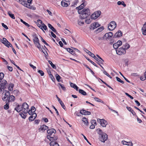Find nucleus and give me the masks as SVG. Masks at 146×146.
I'll list each match as a JSON object with an SVG mask.
<instances>
[{
  "instance_id": "obj_47",
  "label": "nucleus",
  "mask_w": 146,
  "mask_h": 146,
  "mask_svg": "<svg viewBox=\"0 0 146 146\" xmlns=\"http://www.w3.org/2000/svg\"><path fill=\"white\" fill-rule=\"evenodd\" d=\"M86 59L88 60L92 64L94 65L96 67H98L96 65V64L94 63V62H93L91 60H90L89 58H86Z\"/></svg>"
},
{
  "instance_id": "obj_6",
  "label": "nucleus",
  "mask_w": 146,
  "mask_h": 146,
  "mask_svg": "<svg viewBox=\"0 0 146 146\" xmlns=\"http://www.w3.org/2000/svg\"><path fill=\"white\" fill-rule=\"evenodd\" d=\"M100 11H96L94 12L91 16V18L92 19H95L99 17L101 14Z\"/></svg>"
},
{
  "instance_id": "obj_2",
  "label": "nucleus",
  "mask_w": 146,
  "mask_h": 146,
  "mask_svg": "<svg viewBox=\"0 0 146 146\" xmlns=\"http://www.w3.org/2000/svg\"><path fill=\"white\" fill-rule=\"evenodd\" d=\"M2 94L4 95V97H2V99L3 101H8V100L9 96L10 95V93L9 91L8 90H5L3 92Z\"/></svg>"
},
{
  "instance_id": "obj_4",
  "label": "nucleus",
  "mask_w": 146,
  "mask_h": 146,
  "mask_svg": "<svg viewBox=\"0 0 146 146\" xmlns=\"http://www.w3.org/2000/svg\"><path fill=\"white\" fill-rule=\"evenodd\" d=\"M21 106L23 109L22 111L23 113L25 114L27 113L29 107L28 105L26 103L24 102Z\"/></svg>"
},
{
  "instance_id": "obj_18",
  "label": "nucleus",
  "mask_w": 146,
  "mask_h": 146,
  "mask_svg": "<svg viewBox=\"0 0 146 146\" xmlns=\"http://www.w3.org/2000/svg\"><path fill=\"white\" fill-rule=\"evenodd\" d=\"M121 143L124 145H126L130 146H133V144L131 142H128L123 140L121 141Z\"/></svg>"
},
{
  "instance_id": "obj_5",
  "label": "nucleus",
  "mask_w": 146,
  "mask_h": 146,
  "mask_svg": "<svg viewBox=\"0 0 146 146\" xmlns=\"http://www.w3.org/2000/svg\"><path fill=\"white\" fill-rule=\"evenodd\" d=\"M97 121L103 127H105L108 124L107 121L104 119H101L98 118L97 119Z\"/></svg>"
},
{
  "instance_id": "obj_27",
  "label": "nucleus",
  "mask_w": 146,
  "mask_h": 146,
  "mask_svg": "<svg viewBox=\"0 0 146 146\" xmlns=\"http://www.w3.org/2000/svg\"><path fill=\"white\" fill-rule=\"evenodd\" d=\"M82 120L84 122L86 125H88L89 123L87 119L85 117H83L82 119Z\"/></svg>"
},
{
  "instance_id": "obj_45",
  "label": "nucleus",
  "mask_w": 146,
  "mask_h": 146,
  "mask_svg": "<svg viewBox=\"0 0 146 146\" xmlns=\"http://www.w3.org/2000/svg\"><path fill=\"white\" fill-rule=\"evenodd\" d=\"M59 85L61 87L62 89L63 90H66V88L63 84H62L60 83H58V86Z\"/></svg>"
},
{
  "instance_id": "obj_26",
  "label": "nucleus",
  "mask_w": 146,
  "mask_h": 146,
  "mask_svg": "<svg viewBox=\"0 0 146 146\" xmlns=\"http://www.w3.org/2000/svg\"><path fill=\"white\" fill-rule=\"evenodd\" d=\"M130 47V46L127 43H125V44H123L122 47L125 50L128 49Z\"/></svg>"
},
{
  "instance_id": "obj_33",
  "label": "nucleus",
  "mask_w": 146,
  "mask_h": 146,
  "mask_svg": "<svg viewBox=\"0 0 146 146\" xmlns=\"http://www.w3.org/2000/svg\"><path fill=\"white\" fill-rule=\"evenodd\" d=\"M79 92L84 96H85L86 95V92L80 89L79 90Z\"/></svg>"
},
{
  "instance_id": "obj_9",
  "label": "nucleus",
  "mask_w": 146,
  "mask_h": 146,
  "mask_svg": "<svg viewBox=\"0 0 146 146\" xmlns=\"http://www.w3.org/2000/svg\"><path fill=\"white\" fill-rule=\"evenodd\" d=\"M0 86L2 89L4 90L5 89L7 86V81L3 79L0 82Z\"/></svg>"
},
{
  "instance_id": "obj_29",
  "label": "nucleus",
  "mask_w": 146,
  "mask_h": 146,
  "mask_svg": "<svg viewBox=\"0 0 146 146\" xmlns=\"http://www.w3.org/2000/svg\"><path fill=\"white\" fill-rule=\"evenodd\" d=\"M47 138L49 139L50 141H53V140H55V138L53 137V136H51L50 135H48L47 136Z\"/></svg>"
},
{
  "instance_id": "obj_52",
  "label": "nucleus",
  "mask_w": 146,
  "mask_h": 146,
  "mask_svg": "<svg viewBox=\"0 0 146 146\" xmlns=\"http://www.w3.org/2000/svg\"><path fill=\"white\" fill-rule=\"evenodd\" d=\"M120 74H121V75L122 76H123V77L125 79V80L128 82L129 83H130V82L122 74L121 72H119Z\"/></svg>"
},
{
  "instance_id": "obj_10",
  "label": "nucleus",
  "mask_w": 146,
  "mask_h": 146,
  "mask_svg": "<svg viewBox=\"0 0 146 146\" xmlns=\"http://www.w3.org/2000/svg\"><path fill=\"white\" fill-rule=\"evenodd\" d=\"M48 127L45 125H42L40 126L38 128V131L40 132H43L45 130H47L48 129Z\"/></svg>"
},
{
  "instance_id": "obj_55",
  "label": "nucleus",
  "mask_w": 146,
  "mask_h": 146,
  "mask_svg": "<svg viewBox=\"0 0 146 146\" xmlns=\"http://www.w3.org/2000/svg\"><path fill=\"white\" fill-rule=\"evenodd\" d=\"M91 123L92 125H97L96 121L95 120L93 119L91 121Z\"/></svg>"
},
{
  "instance_id": "obj_1",
  "label": "nucleus",
  "mask_w": 146,
  "mask_h": 146,
  "mask_svg": "<svg viewBox=\"0 0 146 146\" xmlns=\"http://www.w3.org/2000/svg\"><path fill=\"white\" fill-rule=\"evenodd\" d=\"M78 13L80 14L81 19H86L90 15V10L88 8H84L82 10H78Z\"/></svg>"
},
{
  "instance_id": "obj_20",
  "label": "nucleus",
  "mask_w": 146,
  "mask_h": 146,
  "mask_svg": "<svg viewBox=\"0 0 146 146\" xmlns=\"http://www.w3.org/2000/svg\"><path fill=\"white\" fill-rule=\"evenodd\" d=\"M15 97L14 96L12 95H10L9 96L8 100L7 101L8 102H14L15 100Z\"/></svg>"
},
{
  "instance_id": "obj_57",
  "label": "nucleus",
  "mask_w": 146,
  "mask_h": 146,
  "mask_svg": "<svg viewBox=\"0 0 146 146\" xmlns=\"http://www.w3.org/2000/svg\"><path fill=\"white\" fill-rule=\"evenodd\" d=\"M49 76L53 82H54L55 81V78L52 74H50Z\"/></svg>"
},
{
  "instance_id": "obj_59",
  "label": "nucleus",
  "mask_w": 146,
  "mask_h": 146,
  "mask_svg": "<svg viewBox=\"0 0 146 146\" xmlns=\"http://www.w3.org/2000/svg\"><path fill=\"white\" fill-rule=\"evenodd\" d=\"M84 7H83V6H81V5L79 6V7H77L76 8V9H78V10H82L83 9V8Z\"/></svg>"
},
{
  "instance_id": "obj_3",
  "label": "nucleus",
  "mask_w": 146,
  "mask_h": 146,
  "mask_svg": "<svg viewBox=\"0 0 146 146\" xmlns=\"http://www.w3.org/2000/svg\"><path fill=\"white\" fill-rule=\"evenodd\" d=\"M116 27V23L114 21L110 22L108 26V28L110 31H112Z\"/></svg>"
},
{
  "instance_id": "obj_49",
  "label": "nucleus",
  "mask_w": 146,
  "mask_h": 146,
  "mask_svg": "<svg viewBox=\"0 0 146 146\" xmlns=\"http://www.w3.org/2000/svg\"><path fill=\"white\" fill-rule=\"evenodd\" d=\"M116 79L117 81H118V82H119L121 83L122 84L124 83V82L121 80V79L118 77H116Z\"/></svg>"
},
{
  "instance_id": "obj_12",
  "label": "nucleus",
  "mask_w": 146,
  "mask_h": 146,
  "mask_svg": "<svg viewBox=\"0 0 146 146\" xmlns=\"http://www.w3.org/2000/svg\"><path fill=\"white\" fill-rule=\"evenodd\" d=\"M113 35V34L112 32H110L107 33L104 36V37L106 39H111Z\"/></svg>"
},
{
  "instance_id": "obj_64",
  "label": "nucleus",
  "mask_w": 146,
  "mask_h": 146,
  "mask_svg": "<svg viewBox=\"0 0 146 146\" xmlns=\"http://www.w3.org/2000/svg\"><path fill=\"white\" fill-rule=\"evenodd\" d=\"M143 29H146V23H145V24L143 25V27H142L141 30H143Z\"/></svg>"
},
{
  "instance_id": "obj_23",
  "label": "nucleus",
  "mask_w": 146,
  "mask_h": 146,
  "mask_svg": "<svg viewBox=\"0 0 146 146\" xmlns=\"http://www.w3.org/2000/svg\"><path fill=\"white\" fill-rule=\"evenodd\" d=\"M36 24L38 25V27L40 28L41 27L42 28L41 25L43 24L42 23V21L40 19H38L37 20V22H36Z\"/></svg>"
},
{
  "instance_id": "obj_31",
  "label": "nucleus",
  "mask_w": 146,
  "mask_h": 146,
  "mask_svg": "<svg viewBox=\"0 0 146 146\" xmlns=\"http://www.w3.org/2000/svg\"><path fill=\"white\" fill-rule=\"evenodd\" d=\"M27 7L33 10H35L36 9V8L33 5H31L30 4H28Z\"/></svg>"
},
{
  "instance_id": "obj_46",
  "label": "nucleus",
  "mask_w": 146,
  "mask_h": 146,
  "mask_svg": "<svg viewBox=\"0 0 146 146\" xmlns=\"http://www.w3.org/2000/svg\"><path fill=\"white\" fill-rule=\"evenodd\" d=\"M41 27H42V28H41V27H40V28L44 32V31L43 30L42 28L45 30H46L47 29V26L46 25H45L43 23Z\"/></svg>"
},
{
  "instance_id": "obj_54",
  "label": "nucleus",
  "mask_w": 146,
  "mask_h": 146,
  "mask_svg": "<svg viewBox=\"0 0 146 146\" xmlns=\"http://www.w3.org/2000/svg\"><path fill=\"white\" fill-rule=\"evenodd\" d=\"M38 72L40 74V75L42 76H44V72L42 71L41 70H38Z\"/></svg>"
},
{
  "instance_id": "obj_30",
  "label": "nucleus",
  "mask_w": 146,
  "mask_h": 146,
  "mask_svg": "<svg viewBox=\"0 0 146 146\" xmlns=\"http://www.w3.org/2000/svg\"><path fill=\"white\" fill-rule=\"evenodd\" d=\"M96 131L98 133L99 135V136L102 135L105 133L103 132L102 130L100 128H98L97 129Z\"/></svg>"
},
{
  "instance_id": "obj_22",
  "label": "nucleus",
  "mask_w": 146,
  "mask_h": 146,
  "mask_svg": "<svg viewBox=\"0 0 146 146\" xmlns=\"http://www.w3.org/2000/svg\"><path fill=\"white\" fill-rule=\"evenodd\" d=\"M34 44L35 46L38 48L40 50L41 49L40 44L39 42V41L34 42Z\"/></svg>"
},
{
  "instance_id": "obj_25",
  "label": "nucleus",
  "mask_w": 146,
  "mask_h": 146,
  "mask_svg": "<svg viewBox=\"0 0 146 146\" xmlns=\"http://www.w3.org/2000/svg\"><path fill=\"white\" fill-rule=\"evenodd\" d=\"M65 49L67 51L73 55H74L75 53L74 51L70 48H65Z\"/></svg>"
},
{
  "instance_id": "obj_56",
  "label": "nucleus",
  "mask_w": 146,
  "mask_h": 146,
  "mask_svg": "<svg viewBox=\"0 0 146 146\" xmlns=\"http://www.w3.org/2000/svg\"><path fill=\"white\" fill-rule=\"evenodd\" d=\"M62 107L65 110H66V107L63 102H62L60 103Z\"/></svg>"
},
{
  "instance_id": "obj_21",
  "label": "nucleus",
  "mask_w": 146,
  "mask_h": 146,
  "mask_svg": "<svg viewBox=\"0 0 146 146\" xmlns=\"http://www.w3.org/2000/svg\"><path fill=\"white\" fill-rule=\"evenodd\" d=\"M70 85L71 87L73 88L74 89H76L77 91H78V87L77 86V85L71 82L70 83Z\"/></svg>"
},
{
  "instance_id": "obj_38",
  "label": "nucleus",
  "mask_w": 146,
  "mask_h": 146,
  "mask_svg": "<svg viewBox=\"0 0 146 146\" xmlns=\"http://www.w3.org/2000/svg\"><path fill=\"white\" fill-rule=\"evenodd\" d=\"M33 42L34 43L38 41H39V40L38 37H37V35H35L33 39Z\"/></svg>"
},
{
  "instance_id": "obj_8",
  "label": "nucleus",
  "mask_w": 146,
  "mask_h": 146,
  "mask_svg": "<svg viewBox=\"0 0 146 146\" xmlns=\"http://www.w3.org/2000/svg\"><path fill=\"white\" fill-rule=\"evenodd\" d=\"M116 52L117 54L119 55L125 54L126 53V50L122 47L118 48L116 50Z\"/></svg>"
},
{
  "instance_id": "obj_11",
  "label": "nucleus",
  "mask_w": 146,
  "mask_h": 146,
  "mask_svg": "<svg viewBox=\"0 0 146 146\" xmlns=\"http://www.w3.org/2000/svg\"><path fill=\"white\" fill-rule=\"evenodd\" d=\"M56 133V131L54 129H48L47 131V133L49 135L51 136H53Z\"/></svg>"
},
{
  "instance_id": "obj_14",
  "label": "nucleus",
  "mask_w": 146,
  "mask_h": 146,
  "mask_svg": "<svg viewBox=\"0 0 146 146\" xmlns=\"http://www.w3.org/2000/svg\"><path fill=\"white\" fill-rule=\"evenodd\" d=\"M36 116L37 114L36 113H33L32 115L29 117V121H33L35 119Z\"/></svg>"
},
{
  "instance_id": "obj_48",
  "label": "nucleus",
  "mask_w": 146,
  "mask_h": 146,
  "mask_svg": "<svg viewBox=\"0 0 146 146\" xmlns=\"http://www.w3.org/2000/svg\"><path fill=\"white\" fill-rule=\"evenodd\" d=\"M22 23L24 24L26 26H27V27H29V25L26 22H25V21H24L22 19H20Z\"/></svg>"
},
{
  "instance_id": "obj_32",
  "label": "nucleus",
  "mask_w": 146,
  "mask_h": 146,
  "mask_svg": "<svg viewBox=\"0 0 146 146\" xmlns=\"http://www.w3.org/2000/svg\"><path fill=\"white\" fill-rule=\"evenodd\" d=\"M61 5L63 7H67L68 6V4L66 2V1H62L61 2Z\"/></svg>"
},
{
  "instance_id": "obj_40",
  "label": "nucleus",
  "mask_w": 146,
  "mask_h": 146,
  "mask_svg": "<svg viewBox=\"0 0 146 146\" xmlns=\"http://www.w3.org/2000/svg\"><path fill=\"white\" fill-rule=\"evenodd\" d=\"M63 32L66 35H69L70 33V32L66 29H64Z\"/></svg>"
},
{
  "instance_id": "obj_63",
  "label": "nucleus",
  "mask_w": 146,
  "mask_h": 146,
  "mask_svg": "<svg viewBox=\"0 0 146 146\" xmlns=\"http://www.w3.org/2000/svg\"><path fill=\"white\" fill-rule=\"evenodd\" d=\"M1 25L2 26L6 29H8L7 26L6 25H5L3 23H1Z\"/></svg>"
},
{
  "instance_id": "obj_44",
  "label": "nucleus",
  "mask_w": 146,
  "mask_h": 146,
  "mask_svg": "<svg viewBox=\"0 0 146 146\" xmlns=\"http://www.w3.org/2000/svg\"><path fill=\"white\" fill-rule=\"evenodd\" d=\"M6 42H7L6 43V44H5V45L8 48H9V47H12V45L8 40Z\"/></svg>"
},
{
  "instance_id": "obj_16",
  "label": "nucleus",
  "mask_w": 146,
  "mask_h": 146,
  "mask_svg": "<svg viewBox=\"0 0 146 146\" xmlns=\"http://www.w3.org/2000/svg\"><path fill=\"white\" fill-rule=\"evenodd\" d=\"M122 33L121 31L119 30L118 32H116L113 36V38L119 37L122 36Z\"/></svg>"
},
{
  "instance_id": "obj_58",
  "label": "nucleus",
  "mask_w": 146,
  "mask_h": 146,
  "mask_svg": "<svg viewBox=\"0 0 146 146\" xmlns=\"http://www.w3.org/2000/svg\"><path fill=\"white\" fill-rule=\"evenodd\" d=\"M113 48L116 49V50H117L118 48H118V46H117V43H114L113 45Z\"/></svg>"
},
{
  "instance_id": "obj_17",
  "label": "nucleus",
  "mask_w": 146,
  "mask_h": 146,
  "mask_svg": "<svg viewBox=\"0 0 146 146\" xmlns=\"http://www.w3.org/2000/svg\"><path fill=\"white\" fill-rule=\"evenodd\" d=\"M15 110L17 112H19L21 111H22L23 109L21 107V106L17 104V106L15 108Z\"/></svg>"
},
{
  "instance_id": "obj_50",
  "label": "nucleus",
  "mask_w": 146,
  "mask_h": 146,
  "mask_svg": "<svg viewBox=\"0 0 146 146\" xmlns=\"http://www.w3.org/2000/svg\"><path fill=\"white\" fill-rule=\"evenodd\" d=\"M41 41L46 45L49 46L48 44L45 41V40L42 38V37L41 36H40Z\"/></svg>"
},
{
  "instance_id": "obj_24",
  "label": "nucleus",
  "mask_w": 146,
  "mask_h": 146,
  "mask_svg": "<svg viewBox=\"0 0 146 146\" xmlns=\"http://www.w3.org/2000/svg\"><path fill=\"white\" fill-rule=\"evenodd\" d=\"M49 144L50 146H59L58 143L55 141H51Z\"/></svg>"
},
{
  "instance_id": "obj_62",
  "label": "nucleus",
  "mask_w": 146,
  "mask_h": 146,
  "mask_svg": "<svg viewBox=\"0 0 146 146\" xmlns=\"http://www.w3.org/2000/svg\"><path fill=\"white\" fill-rule=\"evenodd\" d=\"M13 92L14 94H16L17 95L19 93V91L17 90H14Z\"/></svg>"
},
{
  "instance_id": "obj_19",
  "label": "nucleus",
  "mask_w": 146,
  "mask_h": 146,
  "mask_svg": "<svg viewBox=\"0 0 146 146\" xmlns=\"http://www.w3.org/2000/svg\"><path fill=\"white\" fill-rule=\"evenodd\" d=\"M95 60H96L97 61V63L99 65H100V64H103V62L104 61H102V60H100V59H99L96 56L94 55V56L93 57Z\"/></svg>"
},
{
  "instance_id": "obj_7",
  "label": "nucleus",
  "mask_w": 146,
  "mask_h": 146,
  "mask_svg": "<svg viewBox=\"0 0 146 146\" xmlns=\"http://www.w3.org/2000/svg\"><path fill=\"white\" fill-rule=\"evenodd\" d=\"M108 138V135L105 133L99 136L100 140L102 142H104L107 140Z\"/></svg>"
},
{
  "instance_id": "obj_28",
  "label": "nucleus",
  "mask_w": 146,
  "mask_h": 146,
  "mask_svg": "<svg viewBox=\"0 0 146 146\" xmlns=\"http://www.w3.org/2000/svg\"><path fill=\"white\" fill-rule=\"evenodd\" d=\"M14 84L12 83H11L8 87V89L10 91H12L13 90V88L14 86Z\"/></svg>"
},
{
  "instance_id": "obj_13",
  "label": "nucleus",
  "mask_w": 146,
  "mask_h": 146,
  "mask_svg": "<svg viewBox=\"0 0 146 146\" xmlns=\"http://www.w3.org/2000/svg\"><path fill=\"white\" fill-rule=\"evenodd\" d=\"M80 113L84 115H89L91 114V113L89 111L85 110H82L80 111Z\"/></svg>"
},
{
  "instance_id": "obj_37",
  "label": "nucleus",
  "mask_w": 146,
  "mask_h": 146,
  "mask_svg": "<svg viewBox=\"0 0 146 146\" xmlns=\"http://www.w3.org/2000/svg\"><path fill=\"white\" fill-rule=\"evenodd\" d=\"M8 14L9 15V16L12 19H15L14 14H12L10 11L8 12Z\"/></svg>"
},
{
  "instance_id": "obj_42",
  "label": "nucleus",
  "mask_w": 146,
  "mask_h": 146,
  "mask_svg": "<svg viewBox=\"0 0 146 146\" xmlns=\"http://www.w3.org/2000/svg\"><path fill=\"white\" fill-rule=\"evenodd\" d=\"M94 100L97 102H100L103 103H104V102L101 99H99L97 97H95L94 98Z\"/></svg>"
},
{
  "instance_id": "obj_53",
  "label": "nucleus",
  "mask_w": 146,
  "mask_h": 146,
  "mask_svg": "<svg viewBox=\"0 0 146 146\" xmlns=\"http://www.w3.org/2000/svg\"><path fill=\"white\" fill-rule=\"evenodd\" d=\"M85 22L86 23L89 24L90 23L91 20L90 19H86L85 20Z\"/></svg>"
},
{
  "instance_id": "obj_35",
  "label": "nucleus",
  "mask_w": 146,
  "mask_h": 146,
  "mask_svg": "<svg viewBox=\"0 0 146 146\" xmlns=\"http://www.w3.org/2000/svg\"><path fill=\"white\" fill-rule=\"evenodd\" d=\"M85 52H86L90 56L92 57H93L94 56V54L92 52H91L90 51H89L88 50L86 49Z\"/></svg>"
},
{
  "instance_id": "obj_36",
  "label": "nucleus",
  "mask_w": 146,
  "mask_h": 146,
  "mask_svg": "<svg viewBox=\"0 0 146 146\" xmlns=\"http://www.w3.org/2000/svg\"><path fill=\"white\" fill-rule=\"evenodd\" d=\"M20 3L26 7H27L28 4L27 1L25 0H23V1H22V2H21V3Z\"/></svg>"
},
{
  "instance_id": "obj_43",
  "label": "nucleus",
  "mask_w": 146,
  "mask_h": 146,
  "mask_svg": "<svg viewBox=\"0 0 146 146\" xmlns=\"http://www.w3.org/2000/svg\"><path fill=\"white\" fill-rule=\"evenodd\" d=\"M48 26L53 31H55L56 29L50 24H48Z\"/></svg>"
},
{
  "instance_id": "obj_15",
  "label": "nucleus",
  "mask_w": 146,
  "mask_h": 146,
  "mask_svg": "<svg viewBox=\"0 0 146 146\" xmlns=\"http://www.w3.org/2000/svg\"><path fill=\"white\" fill-rule=\"evenodd\" d=\"M100 26V25L98 23H94L91 24V28H92L93 30H94L98 27H99Z\"/></svg>"
},
{
  "instance_id": "obj_60",
  "label": "nucleus",
  "mask_w": 146,
  "mask_h": 146,
  "mask_svg": "<svg viewBox=\"0 0 146 146\" xmlns=\"http://www.w3.org/2000/svg\"><path fill=\"white\" fill-rule=\"evenodd\" d=\"M20 114L23 118L25 119L26 117V115L25 114H23L22 113H20Z\"/></svg>"
},
{
  "instance_id": "obj_61",
  "label": "nucleus",
  "mask_w": 146,
  "mask_h": 146,
  "mask_svg": "<svg viewBox=\"0 0 146 146\" xmlns=\"http://www.w3.org/2000/svg\"><path fill=\"white\" fill-rule=\"evenodd\" d=\"M104 28L103 27H101L98 29L97 31L99 32L102 31L104 29Z\"/></svg>"
},
{
  "instance_id": "obj_51",
  "label": "nucleus",
  "mask_w": 146,
  "mask_h": 146,
  "mask_svg": "<svg viewBox=\"0 0 146 146\" xmlns=\"http://www.w3.org/2000/svg\"><path fill=\"white\" fill-rule=\"evenodd\" d=\"M3 40H2V42L3 44L4 45L6 44V42L7 41V40L5 38H3Z\"/></svg>"
},
{
  "instance_id": "obj_41",
  "label": "nucleus",
  "mask_w": 146,
  "mask_h": 146,
  "mask_svg": "<svg viewBox=\"0 0 146 146\" xmlns=\"http://www.w3.org/2000/svg\"><path fill=\"white\" fill-rule=\"evenodd\" d=\"M55 77L57 80L58 82H60V79L61 77L58 74H56L55 75Z\"/></svg>"
},
{
  "instance_id": "obj_39",
  "label": "nucleus",
  "mask_w": 146,
  "mask_h": 146,
  "mask_svg": "<svg viewBox=\"0 0 146 146\" xmlns=\"http://www.w3.org/2000/svg\"><path fill=\"white\" fill-rule=\"evenodd\" d=\"M48 62L50 64L51 66L54 69H56V66L54 64H53L51 61L50 60H48Z\"/></svg>"
},
{
  "instance_id": "obj_34",
  "label": "nucleus",
  "mask_w": 146,
  "mask_h": 146,
  "mask_svg": "<svg viewBox=\"0 0 146 146\" xmlns=\"http://www.w3.org/2000/svg\"><path fill=\"white\" fill-rule=\"evenodd\" d=\"M9 102H8L7 101H6V104L4 106V108L5 110H7L9 108Z\"/></svg>"
}]
</instances>
